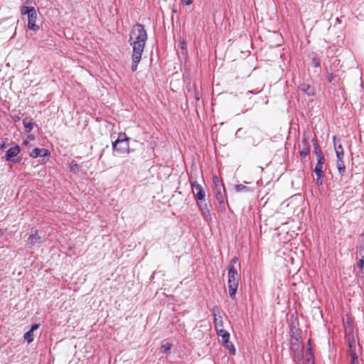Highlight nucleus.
I'll return each instance as SVG.
<instances>
[{
  "label": "nucleus",
  "mask_w": 364,
  "mask_h": 364,
  "mask_svg": "<svg viewBox=\"0 0 364 364\" xmlns=\"http://www.w3.org/2000/svg\"><path fill=\"white\" fill-rule=\"evenodd\" d=\"M147 39L148 35L144 26L139 23H135L131 30L129 38L132 52L143 54Z\"/></svg>",
  "instance_id": "1"
},
{
  "label": "nucleus",
  "mask_w": 364,
  "mask_h": 364,
  "mask_svg": "<svg viewBox=\"0 0 364 364\" xmlns=\"http://www.w3.org/2000/svg\"><path fill=\"white\" fill-rule=\"evenodd\" d=\"M237 262L238 258L237 257H234L230 261L227 268L228 274V292L230 297L232 299L235 298V294L238 289L239 282L240 280V274L238 272V269L235 267V264Z\"/></svg>",
  "instance_id": "2"
},
{
  "label": "nucleus",
  "mask_w": 364,
  "mask_h": 364,
  "mask_svg": "<svg viewBox=\"0 0 364 364\" xmlns=\"http://www.w3.org/2000/svg\"><path fill=\"white\" fill-rule=\"evenodd\" d=\"M290 341V350L294 353V358L299 362L303 360L304 356V346L301 341L300 332L289 333Z\"/></svg>",
  "instance_id": "3"
},
{
  "label": "nucleus",
  "mask_w": 364,
  "mask_h": 364,
  "mask_svg": "<svg viewBox=\"0 0 364 364\" xmlns=\"http://www.w3.org/2000/svg\"><path fill=\"white\" fill-rule=\"evenodd\" d=\"M21 14L28 17L27 27L29 30L38 31L40 27L36 24L37 20V12L33 6H23L21 8Z\"/></svg>",
  "instance_id": "4"
},
{
  "label": "nucleus",
  "mask_w": 364,
  "mask_h": 364,
  "mask_svg": "<svg viewBox=\"0 0 364 364\" xmlns=\"http://www.w3.org/2000/svg\"><path fill=\"white\" fill-rule=\"evenodd\" d=\"M21 148L18 145H15L9 148L5 154V159L7 161L13 164H18L21 161V158L18 156Z\"/></svg>",
  "instance_id": "5"
},
{
  "label": "nucleus",
  "mask_w": 364,
  "mask_h": 364,
  "mask_svg": "<svg viewBox=\"0 0 364 364\" xmlns=\"http://www.w3.org/2000/svg\"><path fill=\"white\" fill-rule=\"evenodd\" d=\"M215 198L218 202V204L216 205V209L218 212L224 213L226 210V205H228L226 196V191H217V192L215 193Z\"/></svg>",
  "instance_id": "6"
},
{
  "label": "nucleus",
  "mask_w": 364,
  "mask_h": 364,
  "mask_svg": "<svg viewBox=\"0 0 364 364\" xmlns=\"http://www.w3.org/2000/svg\"><path fill=\"white\" fill-rule=\"evenodd\" d=\"M324 163L325 161H317L314 169V171L316 176V184L318 186H321L323 185V180L325 176L324 171L323 170Z\"/></svg>",
  "instance_id": "7"
},
{
  "label": "nucleus",
  "mask_w": 364,
  "mask_h": 364,
  "mask_svg": "<svg viewBox=\"0 0 364 364\" xmlns=\"http://www.w3.org/2000/svg\"><path fill=\"white\" fill-rule=\"evenodd\" d=\"M191 186L197 202L205 201V191L203 186L196 181L191 183Z\"/></svg>",
  "instance_id": "8"
},
{
  "label": "nucleus",
  "mask_w": 364,
  "mask_h": 364,
  "mask_svg": "<svg viewBox=\"0 0 364 364\" xmlns=\"http://www.w3.org/2000/svg\"><path fill=\"white\" fill-rule=\"evenodd\" d=\"M213 316L214 317V325L216 331L223 329V317L220 315V309L218 306H214L212 309Z\"/></svg>",
  "instance_id": "9"
},
{
  "label": "nucleus",
  "mask_w": 364,
  "mask_h": 364,
  "mask_svg": "<svg viewBox=\"0 0 364 364\" xmlns=\"http://www.w3.org/2000/svg\"><path fill=\"white\" fill-rule=\"evenodd\" d=\"M198 209L204 220L208 223L212 222V215L208 205L204 201L197 202Z\"/></svg>",
  "instance_id": "10"
},
{
  "label": "nucleus",
  "mask_w": 364,
  "mask_h": 364,
  "mask_svg": "<svg viewBox=\"0 0 364 364\" xmlns=\"http://www.w3.org/2000/svg\"><path fill=\"white\" fill-rule=\"evenodd\" d=\"M348 346L349 348L348 355L350 357L358 355L357 348L359 347V343L355 338L354 336H348L347 337Z\"/></svg>",
  "instance_id": "11"
},
{
  "label": "nucleus",
  "mask_w": 364,
  "mask_h": 364,
  "mask_svg": "<svg viewBox=\"0 0 364 364\" xmlns=\"http://www.w3.org/2000/svg\"><path fill=\"white\" fill-rule=\"evenodd\" d=\"M298 89L299 90L306 94L309 97H314L316 95L315 88L309 83L300 82L298 85Z\"/></svg>",
  "instance_id": "12"
},
{
  "label": "nucleus",
  "mask_w": 364,
  "mask_h": 364,
  "mask_svg": "<svg viewBox=\"0 0 364 364\" xmlns=\"http://www.w3.org/2000/svg\"><path fill=\"white\" fill-rule=\"evenodd\" d=\"M31 231L32 233L28 238V241L31 246H36L43 243V240L42 239L41 236L38 235V230H33V229H32Z\"/></svg>",
  "instance_id": "13"
},
{
  "label": "nucleus",
  "mask_w": 364,
  "mask_h": 364,
  "mask_svg": "<svg viewBox=\"0 0 364 364\" xmlns=\"http://www.w3.org/2000/svg\"><path fill=\"white\" fill-rule=\"evenodd\" d=\"M50 154V152L47 149L34 148L31 153V156L33 159H36L38 157L49 156Z\"/></svg>",
  "instance_id": "14"
},
{
  "label": "nucleus",
  "mask_w": 364,
  "mask_h": 364,
  "mask_svg": "<svg viewBox=\"0 0 364 364\" xmlns=\"http://www.w3.org/2000/svg\"><path fill=\"white\" fill-rule=\"evenodd\" d=\"M311 141H312L313 146H314V152L316 156L317 161H325L323 154L322 153V151L320 148V146H319L316 139H315V138L312 139Z\"/></svg>",
  "instance_id": "15"
},
{
  "label": "nucleus",
  "mask_w": 364,
  "mask_h": 364,
  "mask_svg": "<svg viewBox=\"0 0 364 364\" xmlns=\"http://www.w3.org/2000/svg\"><path fill=\"white\" fill-rule=\"evenodd\" d=\"M142 53L132 52V71L135 72L137 70L138 65L141 60Z\"/></svg>",
  "instance_id": "16"
},
{
  "label": "nucleus",
  "mask_w": 364,
  "mask_h": 364,
  "mask_svg": "<svg viewBox=\"0 0 364 364\" xmlns=\"http://www.w3.org/2000/svg\"><path fill=\"white\" fill-rule=\"evenodd\" d=\"M301 143L303 145L302 149L299 148V155L301 158L306 157L310 153V148L308 143L307 138H303L301 140Z\"/></svg>",
  "instance_id": "17"
},
{
  "label": "nucleus",
  "mask_w": 364,
  "mask_h": 364,
  "mask_svg": "<svg viewBox=\"0 0 364 364\" xmlns=\"http://www.w3.org/2000/svg\"><path fill=\"white\" fill-rule=\"evenodd\" d=\"M213 183L214 185V193H216L217 191H225V188L223 181L217 176H213Z\"/></svg>",
  "instance_id": "18"
},
{
  "label": "nucleus",
  "mask_w": 364,
  "mask_h": 364,
  "mask_svg": "<svg viewBox=\"0 0 364 364\" xmlns=\"http://www.w3.org/2000/svg\"><path fill=\"white\" fill-rule=\"evenodd\" d=\"M129 145V141H122L117 144L115 147H112L114 151L120 154L128 153Z\"/></svg>",
  "instance_id": "19"
},
{
  "label": "nucleus",
  "mask_w": 364,
  "mask_h": 364,
  "mask_svg": "<svg viewBox=\"0 0 364 364\" xmlns=\"http://www.w3.org/2000/svg\"><path fill=\"white\" fill-rule=\"evenodd\" d=\"M299 326V321L297 318H293V316H291V322L289 323V333H294L297 332H300L299 328H298Z\"/></svg>",
  "instance_id": "20"
},
{
  "label": "nucleus",
  "mask_w": 364,
  "mask_h": 364,
  "mask_svg": "<svg viewBox=\"0 0 364 364\" xmlns=\"http://www.w3.org/2000/svg\"><path fill=\"white\" fill-rule=\"evenodd\" d=\"M23 124L25 129V132L26 133H29L33 129L34 124L33 122L28 119V118H24L23 119Z\"/></svg>",
  "instance_id": "21"
},
{
  "label": "nucleus",
  "mask_w": 364,
  "mask_h": 364,
  "mask_svg": "<svg viewBox=\"0 0 364 364\" xmlns=\"http://www.w3.org/2000/svg\"><path fill=\"white\" fill-rule=\"evenodd\" d=\"M333 142L336 154H337L340 151H341V153H344L341 141H340V139H337L336 136H334L333 137Z\"/></svg>",
  "instance_id": "22"
},
{
  "label": "nucleus",
  "mask_w": 364,
  "mask_h": 364,
  "mask_svg": "<svg viewBox=\"0 0 364 364\" xmlns=\"http://www.w3.org/2000/svg\"><path fill=\"white\" fill-rule=\"evenodd\" d=\"M129 138L127 137L125 133H119L117 139L112 143V147H115L117 144L122 141H129Z\"/></svg>",
  "instance_id": "23"
},
{
  "label": "nucleus",
  "mask_w": 364,
  "mask_h": 364,
  "mask_svg": "<svg viewBox=\"0 0 364 364\" xmlns=\"http://www.w3.org/2000/svg\"><path fill=\"white\" fill-rule=\"evenodd\" d=\"M327 80L329 83L333 85H336L338 83L340 80V77L338 75H334L333 73H328L327 76Z\"/></svg>",
  "instance_id": "24"
},
{
  "label": "nucleus",
  "mask_w": 364,
  "mask_h": 364,
  "mask_svg": "<svg viewBox=\"0 0 364 364\" xmlns=\"http://www.w3.org/2000/svg\"><path fill=\"white\" fill-rule=\"evenodd\" d=\"M336 168L340 176H343L346 173V166L343 161H336Z\"/></svg>",
  "instance_id": "25"
},
{
  "label": "nucleus",
  "mask_w": 364,
  "mask_h": 364,
  "mask_svg": "<svg viewBox=\"0 0 364 364\" xmlns=\"http://www.w3.org/2000/svg\"><path fill=\"white\" fill-rule=\"evenodd\" d=\"M223 345L226 349H228L229 350V353L230 355H235L236 350H235L233 344L232 343V342H230V341H228L227 342H223Z\"/></svg>",
  "instance_id": "26"
},
{
  "label": "nucleus",
  "mask_w": 364,
  "mask_h": 364,
  "mask_svg": "<svg viewBox=\"0 0 364 364\" xmlns=\"http://www.w3.org/2000/svg\"><path fill=\"white\" fill-rule=\"evenodd\" d=\"M172 346V344L168 342H163L160 348L161 353H169Z\"/></svg>",
  "instance_id": "27"
},
{
  "label": "nucleus",
  "mask_w": 364,
  "mask_h": 364,
  "mask_svg": "<svg viewBox=\"0 0 364 364\" xmlns=\"http://www.w3.org/2000/svg\"><path fill=\"white\" fill-rule=\"evenodd\" d=\"M217 333L220 336H221L223 343L230 341V333L224 329H220L218 331H217Z\"/></svg>",
  "instance_id": "28"
},
{
  "label": "nucleus",
  "mask_w": 364,
  "mask_h": 364,
  "mask_svg": "<svg viewBox=\"0 0 364 364\" xmlns=\"http://www.w3.org/2000/svg\"><path fill=\"white\" fill-rule=\"evenodd\" d=\"M235 189L237 192H252V190L251 189V188L248 187V186H246L245 185H242V184H237L235 186Z\"/></svg>",
  "instance_id": "29"
},
{
  "label": "nucleus",
  "mask_w": 364,
  "mask_h": 364,
  "mask_svg": "<svg viewBox=\"0 0 364 364\" xmlns=\"http://www.w3.org/2000/svg\"><path fill=\"white\" fill-rule=\"evenodd\" d=\"M359 252L361 255V258L359 259L357 267H360V268H362L364 267V245L359 247Z\"/></svg>",
  "instance_id": "30"
},
{
  "label": "nucleus",
  "mask_w": 364,
  "mask_h": 364,
  "mask_svg": "<svg viewBox=\"0 0 364 364\" xmlns=\"http://www.w3.org/2000/svg\"><path fill=\"white\" fill-rule=\"evenodd\" d=\"M70 171L74 173H77L80 171V166L75 161H72L70 164Z\"/></svg>",
  "instance_id": "31"
},
{
  "label": "nucleus",
  "mask_w": 364,
  "mask_h": 364,
  "mask_svg": "<svg viewBox=\"0 0 364 364\" xmlns=\"http://www.w3.org/2000/svg\"><path fill=\"white\" fill-rule=\"evenodd\" d=\"M358 279L362 281L361 289L364 291V267L360 268V267H358Z\"/></svg>",
  "instance_id": "32"
},
{
  "label": "nucleus",
  "mask_w": 364,
  "mask_h": 364,
  "mask_svg": "<svg viewBox=\"0 0 364 364\" xmlns=\"http://www.w3.org/2000/svg\"><path fill=\"white\" fill-rule=\"evenodd\" d=\"M247 134V131H245L242 128H239L235 133V137L238 139H245V135Z\"/></svg>",
  "instance_id": "33"
},
{
  "label": "nucleus",
  "mask_w": 364,
  "mask_h": 364,
  "mask_svg": "<svg viewBox=\"0 0 364 364\" xmlns=\"http://www.w3.org/2000/svg\"><path fill=\"white\" fill-rule=\"evenodd\" d=\"M23 338L27 341L28 343H31L33 341V333L28 331L24 333Z\"/></svg>",
  "instance_id": "34"
},
{
  "label": "nucleus",
  "mask_w": 364,
  "mask_h": 364,
  "mask_svg": "<svg viewBox=\"0 0 364 364\" xmlns=\"http://www.w3.org/2000/svg\"><path fill=\"white\" fill-rule=\"evenodd\" d=\"M311 60H312V64H313V66L315 67V68H318L320 67L321 65V60L320 59L316 57V56H314L311 58Z\"/></svg>",
  "instance_id": "35"
},
{
  "label": "nucleus",
  "mask_w": 364,
  "mask_h": 364,
  "mask_svg": "<svg viewBox=\"0 0 364 364\" xmlns=\"http://www.w3.org/2000/svg\"><path fill=\"white\" fill-rule=\"evenodd\" d=\"M303 364H315L314 356L306 357L304 360H301Z\"/></svg>",
  "instance_id": "36"
},
{
  "label": "nucleus",
  "mask_w": 364,
  "mask_h": 364,
  "mask_svg": "<svg viewBox=\"0 0 364 364\" xmlns=\"http://www.w3.org/2000/svg\"><path fill=\"white\" fill-rule=\"evenodd\" d=\"M336 158H337V161H343V156H344V153H341V151L336 154Z\"/></svg>",
  "instance_id": "37"
},
{
  "label": "nucleus",
  "mask_w": 364,
  "mask_h": 364,
  "mask_svg": "<svg viewBox=\"0 0 364 364\" xmlns=\"http://www.w3.org/2000/svg\"><path fill=\"white\" fill-rule=\"evenodd\" d=\"M350 364H358V355H354L353 357H350Z\"/></svg>",
  "instance_id": "38"
},
{
  "label": "nucleus",
  "mask_w": 364,
  "mask_h": 364,
  "mask_svg": "<svg viewBox=\"0 0 364 364\" xmlns=\"http://www.w3.org/2000/svg\"><path fill=\"white\" fill-rule=\"evenodd\" d=\"M311 355L314 356V353H313L312 348L311 347H309L306 350V357H310Z\"/></svg>",
  "instance_id": "39"
},
{
  "label": "nucleus",
  "mask_w": 364,
  "mask_h": 364,
  "mask_svg": "<svg viewBox=\"0 0 364 364\" xmlns=\"http://www.w3.org/2000/svg\"><path fill=\"white\" fill-rule=\"evenodd\" d=\"M38 327H39V324L33 323V325H31L29 331L33 333V331L37 330L38 328Z\"/></svg>",
  "instance_id": "40"
},
{
  "label": "nucleus",
  "mask_w": 364,
  "mask_h": 364,
  "mask_svg": "<svg viewBox=\"0 0 364 364\" xmlns=\"http://www.w3.org/2000/svg\"><path fill=\"white\" fill-rule=\"evenodd\" d=\"M11 118L14 122H17L21 120V117H19L18 114L12 115Z\"/></svg>",
  "instance_id": "41"
},
{
  "label": "nucleus",
  "mask_w": 364,
  "mask_h": 364,
  "mask_svg": "<svg viewBox=\"0 0 364 364\" xmlns=\"http://www.w3.org/2000/svg\"><path fill=\"white\" fill-rule=\"evenodd\" d=\"M183 4L185 5H191L193 3V0H181Z\"/></svg>",
  "instance_id": "42"
},
{
  "label": "nucleus",
  "mask_w": 364,
  "mask_h": 364,
  "mask_svg": "<svg viewBox=\"0 0 364 364\" xmlns=\"http://www.w3.org/2000/svg\"><path fill=\"white\" fill-rule=\"evenodd\" d=\"M194 97L196 100H199L200 99V95L198 92H196Z\"/></svg>",
  "instance_id": "43"
},
{
  "label": "nucleus",
  "mask_w": 364,
  "mask_h": 364,
  "mask_svg": "<svg viewBox=\"0 0 364 364\" xmlns=\"http://www.w3.org/2000/svg\"><path fill=\"white\" fill-rule=\"evenodd\" d=\"M247 93L256 95V94H257L258 92H253V91H252V90H249V91L247 92Z\"/></svg>",
  "instance_id": "44"
},
{
  "label": "nucleus",
  "mask_w": 364,
  "mask_h": 364,
  "mask_svg": "<svg viewBox=\"0 0 364 364\" xmlns=\"http://www.w3.org/2000/svg\"><path fill=\"white\" fill-rule=\"evenodd\" d=\"M181 48H183V46L186 45V43L184 41L181 42Z\"/></svg>",
  "instance_id": "45"
},
{
  "label": "nucleus",
  "mask_w": 364,
  "mask_h": 364,
  "mask_svg": "<svg viewBox=\"0 0 364 364\" xmlns=\"http://www.w3.org/2000/svg\"><path fill=\"white\" fill-rule=\"evenodd\" d=\"M308 344H309V345H310V344H311V339H309V340L308 341Z\"/></svg>",
  "instance_id": "46"
},
{
  "label": "nucleus",
  "mask_w": 364,
  "mask_h": 364,
  "mask_svg": "<svg viewBox=\"0 0 364 364\" xmlns=\"http://www.w3.org/2000/svg\"><path fill=\"white\" fill-rule=\"evenodd\" d=\"M4 146V145L3 144H1V149H3Z\"/></svg>",
  "instance_id": "47"
}]
</instances>
